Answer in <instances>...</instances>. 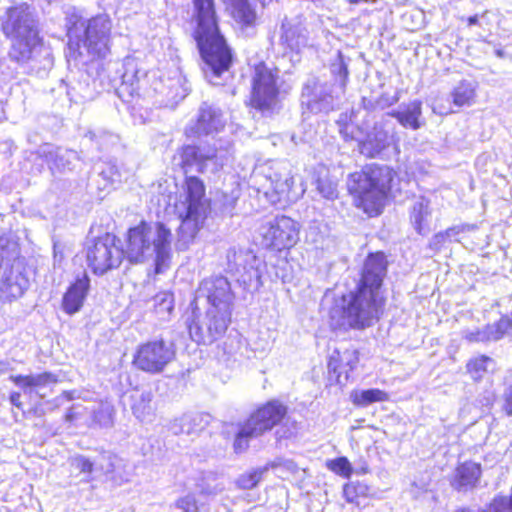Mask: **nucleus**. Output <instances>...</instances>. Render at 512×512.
I'll list each match as a JSON object with an SVG mask.
<instances>
[{
	"instance_id": "nucleus-61",
	"label": "nucleus",
	"mask_w": 512,
	"mask_h": 512,
	"mask_svg": "<svg viewBox=\"0 0 512 512\" xmlns=\"http://www.w3.org/2000/svg\"><path fill=\"white\" fill-rule=\"evenodd\" d=\"M477 23H478V17H477V15L470 16V17L468 18V25H469V26L476 25Z\"/></svg>"
},
{
	"instance_id": "nucleus-54",
	"label": "nucleus",
	"mask_w": 512,
	"mask_h": 512,
	"mask_svg": "<svg viewBox=\"0 0 512 512\" xmlns=\"http://www.w3.org/2000/svg\"><path fill=\"white\" fill-rule=\"evenodd\" d=\"M447 237L443 232L436 233L429 242L430 249L434 251H439L442 246L446 243Z\"/></svg>"
},
{
	"instance_id": "nucleus-59",
	"label": "nucleus",
	"mask_w": 512,
	"mask_h": 512,
	"mask_svg": "<svg viewBox=\"0 0 512 512\" xmlns=\"http://www.w3.org/2000/svg\"><path fill=\"white\" fill-rule=\"evenodd\" d=\"M59 398H65L67 401L74 400L79 398L76 391H64Z\"/></svg>"
},
{
	"instance_id": "nucleus-31",
	"label": "nucleus",
	"mask_w": 512,
	"mask_h": 512,
	"mask_svg": "<svg viewBox=\"0 0 512 512\" xmlns=\"http://www.w3.org/2000/svg\"><path fill=\"white\" fill-rule=\"evenodd\" d=\"M430 215V201L424 196L416 198L410 210V221L418 234L426 235L429 233Z\"/></svg>"
},
{
	"instance_id": "nucleus-16",
	"label": "nucleus",
	"mask_w": 512,
	"mask_h": 512,
	"mask_svg": "<svg viewBox=\"0 0 512 512\" xmlns=\"http://www.w3.org/2000/svg\"><path fill=\"white\" fill-rule=\"evenodd\" d=\"M340 134L346 141L356 140L358 142L360 153L366 157L374 158L380 156L385 149L392 144V136L384 128L383 123H375L371 132L364 139L355 136L349 132V125H344L339 129Z\"/></svg>"
},
{
	"instance_id": "nucleus-15",
	"label": "nucleus",
	"mask_w": 512,
	"mask_h": 512,
	"mask_svg": "<svg viewBox=\"0 0 512 512\" xmlns=\"http://www.w3.org/2000/svg\"><path fill=\"white\" fill-rule=\"evenodd\" d=\"M39 33L24 35V37H9L12 40V46L9 51L11 60L23 65L29 64L31 69H39L38 57L43 54V68L52 66V58L48 51L43 50L39 44Z\"/></svg>"
},
{
	"instance_id": "nucleus-34",
	"label": "nucleus",
	"mask_w": 512,
	"mask_h": 512,
	"mask_svg": "<svg viewBox=\"0 0 512 512\" xmlns=\"http://www.w3.org/2000/svg\"><path fill=\"white\" fill-rule=\"evenodd\" d=\"M146 77V73L140 71L133 60L124 63L122 74L121 90L129 93L132 97L139 94L140 81Z\"/></svg>"
},
{
	"instance_id": "nucleus-56",
	"label": "nucleus",
	"mask_w": 512,
	"mask_h": 512,
	"mask_svg": "<svg viewBox=\"0 0 512 512\" xmlns=\"http://www.w3.org/2000/svg\"><path fill=\"white\" fill-rule=\"evenodd\" d=\"M442 232L447 237V239H451V238L457 236L458 234H460L462 232V228L459 226H453V227H450Z\"/></svg>"
},
{
	"instance_id": "nucleus-19",
	"label": "nucleus",
	"mask_w": 512,
	"mask_h": 512,
	"mask_svg": "<svg viewBox=\"0 0 512 512\" xmlns=\"http://www.w3.org/2000/svg\"><path fill=\"white\" fill-rule=\"evenodd\" d=\"M225 126V120L220 108L209 102H203L196 116V120L191 121L185 134L188 137H200L218 133Z\"/></svg>"
},
{
	"instance_id": "nucleus-55",
	"label": "nucleus",
	"mask_w": 512,
	"mask_h": 512,
	"mask_svg": "<svg viewBox=\"0 0 512 512\" xmlns=\"http://www.w3.org/2000/svg\"><path fill=\"white\" fill-rule=\"evenodd\" d=\"M504 398V410L508 415H512V384L505 390Z\"/></svg>"
},
{
	"instance_id": "nucleus-37",
	"label": "nucleus",
	"mask_w": 512,
	"mask_h": 512,
	"mask_svg": "<svg viewBox=\"0 0 512 512\" xmlns=\"http://www.w3.org/2000/svg\"><path fill=\"white\" fill-rule=\"evenodd\" d=\"M494 367V360L485 355L474 357L466 364L467 373L474 381L482 380L488 372L494 370Z\"/></svg>"
},
{
	"instance_id": "nucleus-46",
	"label": "nucleus",
	"mask_w": 512,
	"mask_h": 512,
	"mask_svg": "<svg viewBox=\"0 0 512 512\" xmlns=\"http://www.w3.org/2000/svg\"><path fill=\"white\" fill-rule=\"evenodd\" d=\"M328 467L333 472L344 477H349L352 473L351 464L346 457H339L331 461Z\"/></svg>"
},
{
	"instance_id": "nucleus-45",
	"label": "nucleus",
	"mask_w": 512,
	"mask_h": 512,
	"mask_svg": "<svg viewBox=\"0 0 512 512\" xmlns=\"http://www.w3.org/2000/svg\"><path fill=\"white\" fill-rule=\"evenodd\" d=\"M70 464L73 468L79 470L80 473L91 475L92 472L96 469V463L90 461L87 457L83 455H77L70 459Z\"/></svg>"
},
{
	"instance_id": "nucleus-29",
	"label": "nucleus",
	"mask_w": 512,
	"mask_h": 512,
	"mask_svg": "<svg viewBox=\"0 0 512 512\" xmlns=\"http://www.w3.org/2000/svg\"><path fill=\"white\" fill-rule=\"evenodd\" d=\"M266 178L270 181L271 187L276 194L288 197L294 180L287 163H276L274 167L270 168Z\"/></svg>"
},
{
	"instance_id": "nucleus-62",
	"label": "nucleus",
	"mask_w": 512,
	"mask_h": 512,
	"mask_svg": "<svg viewBox=\"0 0 512 512\" xmlns=\"http://www.w3.org/2000/svg\"><path fill=\"white\" fill-rule=\"evenodd\" d=\"M348 2H349L350 4L355 5V4H358V3H360V2H369V0H348Z\"/></svg>"
},
{
	"instance_id": "nucleus-11",
	"label": "nucleus",
	"mask_w": 512,
	"mask_h": 512,
	"mask_svg": "<svg viewBox=\"0 0 512 512\" xmlns=\"http://www.w3.org/2000/svg\"><path fill=\"white\" fill-rule=\"evenodd\" d=\"M176 355L173 343L157 339L140 345L134 356V365L147 373H161Z\"/></svg>"
},
{
	"instance_id": "nucleus-63",
	"label": "nucleus",
	"mask_w": 512,
	"mask_h": 512,
	"mask_svg": "<svg viewBox=\"0 0 512 512\" xmlns=\"http://www.w3.org/2000/svg\"><path fill=\"white\" fill-rule=\"evenodd\" d=\"M456 512H487L486 510H477V511H470L468 509H461V510H458Z\"/></svg>"
},
{
	"instance_id": "nucleus-53",
	"label": "nucleus",
	"mask_w": 512,
	"mask_h": 512,
	"mask_svg": "<svg viewBox=\"0 0 512 512\" xmlns=\"http://www.w3.org/2000/svg\"><path fill=\"white\" fill-rule=\"evenodd\" d=\"M169 87L176 89L173 99H183L186 97L187 89L183 87L182 77L180 75L177 77V79L171 80Z\"/></svg>"
},
{
	"instance_id": "nucleus-21",
	"label": "nucleus",
	"mask_w": 512,
	"mask_h": 512,
	"mask_svg": "<svg viewBox=\"0 0 512 512\" xmlns=\"http://www.w3.org/2000/svg\"><path fill=\"white\" fill-rule=\"evenodd\" d=\"M1 297L12 301L24 295L29 287V278L24 263L17 262L10 267L1 268Z\"/></svg>"
},
{
	"instance_id": "nucleus-8",
	"label": "nucleus",
	"mask_w": 512,
	"mask_h": 512,
	"mask_svg": "<svg viewBox=\"0 0 512 512\" xmlns=\"http://www.w3.org/2000/svg\"><path fill=\"white\" fill-rule=\"evenodd\" d=\"M198 297L206 298L209 303L210 315L214 312L224 315L218 320L222 328L225 319L231 318L234 294L226 277L212 276L204 279L198 288Z\"/></svg>"
},
{
	"instance_id": "nucleus-10",
	"label": "nucleus",
	"mask_w": 512,
	"mask_h": 512,
	"mask_svg": "<svg viewBox=\"0 0 512 512\" xmlns=\"http://www.w3.org/2000/svg\"><path fill=\"white\" fill-rule=\"evenodd\" d=\"M339 90L336 84L321 81L317 77H310L302 87L301 104L309 112L329 113L336 107V100L339 98Z\"/></svg>"
},
{
	"instance_id": "nucleus-33",
	"label": "nucleus",
	"mask_w": 512,
	"mask_h": 512,
	"mask_svg": "<svg viewBox=\"0 0 512 512\" xmlns=\"http://www.w3.org/2000/svg\"><path fill=\"white\" fill-rule=\"evenodd\" d=\"M232 18L239 24L250 27L255 25L257 13L249 0H226Z\"/></svg>"
},
{
	"instance_id": "nucleus-47",
	"label": "nucleus",
	"mask_w": 512,
	"mask_h": 512,
	"mask_svg": "<svg viewBox=\"0 0 512 512\" xmlns=\"http://www.w3.org/2000/svg\"><path fill=\"white\" fill-rule=\"evenodd\" d=\"M489 512H512V497L497 496L489 506Z\"/></svg>"
},
{
	"instance_id": "nucleus-30",
	"label": "nucleus",
	"mask_w": 512,
	"mask_h": 512,
	"mask_svg": "<svg viewBox=\"0 0 512 512\" xmlns=\"http://www.w3.org/2000/svg\"><path fill=\"white\" fill-rule=\"evenodd\" d=\"M390 115L396 118L403 127L417 130L422 126L420 121L422 103L419 100H414L408 104H401L399 108L392 111Z\"/></svg>"
},
{
	"instance_id": "nucleus-52",
	"label": "nucleus",
	"mask_w": 512,
	"mask_h": 512,
	"mask_svg": "<svg viewBox=\"0 0 512 512\" xmlns=\"http://www.w3.org/2000/svg\"><path fill=\"white\" fill-rule=\"evenodd\" d=\"M399 101V92H396L394 95L382 94L378 100L376 101L377 106L381 109L390 107Z\"/></svg>"
},
{
	"instance_id": "nucleus-24",
	"label": "nucleus",
	"mask_w": 512,
	"mask_h": 512,
	"mask_svg": "<svg viewBox=\"0 0 512 512\" xmlns=\"http://www.w3.org/2000/svg\"><path fill=\"white\" fill-rule=\"evenodd\" d=\"M132 414L141 422L152 421L155 414L153 393L149 389H135L127 396L126 403Z\"/></svg>"
},
{
	"instance_id": "nucleus-14",
	"label": "nucleus",
	"mask_w": 512,
	"mask_h": 512,
	"mask_svg": "<svg viewBox=\"0 0 512 512\" xmlns=\"http://www.w3.org/2000/svg\"><path fill=\"white\" fill-rule=\"evenodd\" d=\"M277 72L274 73L264 64L255 67L252 79L251 105L261 111L271 109L277 101Z\"/></svg>"
},
{
	"instance_id": "nucleus-41",
	"label": "nucleus",
	"mask_w": 512,
	"mask_h": 512,
	"mask_svg": "<svg viewBox=\"0 0 512 512\" xmlns=\"http://www.w3.org/2000/svg\"><path fill=\"white\" fill-rule=\"evenodd\" d=\"M156 314L164 319L169 316L174 308V297L169 291H163L156 294L153 298Z\"/></svg>"
},
{
	"instance_id": "nucleus-2",
	"label": "nucleus",
	"mask_w": 512,
	"mask_h": 512,
	"mask_svg": "<svg viewBox=\"0 0 512 512\" xmlns=\"http://www.w3.org/2000/svg\"><path fill=\"white\" fill-rule=\"evenodd\" d=\"M387 273V260L382 252L371 253L365 260L356 287L336 300L331 317H341L342 326L363 330L372 326L382 314L385 297L381 291Z\"/></svg>"
},
{
	"instance_id": "nucleus-23",
	"label": "nucleus",
	"mask_w": 512,
	"mask_h": 512,
	"mask_svg": "<svg viewBox=\"0 0 512 512\" xmlns=\"http://www.w3.org/2000/svg\"><path fill=\"white\" fill-rule=\"evenodd\" d=\"M63 13L65 15V27L67 30V49L65 55H79V36L81 31L86 25V21L83 19L82 11L75 6L65 5L63 6Z\"/></svg>"
},
{
	"instance_id": "nucleus-48",
	"label": "nucleus",
	"mask_w": 512,
	"mask_h": 512,
	"mask_svg": "<svg viewBox=\"0 0 512 512\" xmlns=\"http://www.w3.org/2000/svg\"><path fill=\"white\" fill-rule=\"evenodd\" d=\"M464 338L469 342H490L492 341L490 333H488V325L483 329H476L474 331H465Z\"/></svg>"
},
{
	"instance_id": "nucleus-60",
	"label": "nucleus",
	"mask_w": 512,
	"mask_h": 512,
	"mask_svg": "<svg viewBox=\"0 0 512 512\" xmlns=\"http://www.w3.org/2000/svg\"><path fill=\"white\" fill-rule=\"evenodd\" d=\"M88 136L90 137L91 140H93V141L95 140L99 145H102V142L100 141L102 136H100L99 139H98L94 132H89Z\"/></svg>"
},
{
	"instance_id": "nucleus-38",
	"label": "nucleus",
	"mask_w": 512,
	"mask_h": 512,
	"mask_svg": "<svg viewBox=\"0 0 512 512\" xmlns=\"http://www.w3.org/2000/svg\"><path fill=\"white\" fill-rule=\"evenodd\" d=\"M387 399V393L376 388L355 391L351 394L353 404L360 407H366L372 403L386 401Z\"/></svg>"
},
{
	"instance_id": "nucleus-27",
	"label": "nucleus",
	"mask_w": 512,
	"mask_h": 512,
	"mask_svg": "<svg viewBox=\"0 0 512 512\" xmlns=\"http://www.w3.org/2000/svg\"><path fill=\"white\" fill-rule=\"evenodd\" d=\"M10 380L15 383V385L19 386L25 393H36L40 397L44 395L41 393V390L45 387H48L52 384L57 383V376L51 372H43L40 374L34 375H12L10 376Z\"/></svg>"
},
{
	"instance_id": "nucleus-43",
	"label": "nucleus",
	"mask_w": 512,
	"mask_h": 512,
	"mask_svg": "<svg viewBox=\"0 0 512 512\" xmlns=\"http://www.w3.org/2000/svg\"><path fill=\"white\" fill-rule=\"evenodd\" d=\"M512 332V320L508 316H503L499 321L488 325V333H490L492 341H498L504 335Z\"/></svg>"
},
{
	"instance_id": "nucleus-49",
	"label": "nucleus",
	"mask_w": 512,
	"mask_h": 512,
	"mask_svg": "<svg viewBox=\"0 0 512 512\" xmlns=\"http://www.w3.org/2000/svg\"><path fill=\"white\" fill-rule=\"evenodd\" d=\"M115 457L110 454L102 455L96 463V470L100 469L107 477L115 471Z\"/></svg>"
},
{
	"instance_id": "nucleus-13",
	"label": "nucleus",
	"mask_w": 512,
	"mask_h": 512,
	"mask_svg": "<svg viewBox=\"0 0 512 512\" xmlns=\"http://www.w3.org/2000/svg\"><path fill=\"white\" fill-rule=\"evenodd\" d=\"M1 29L6 37H24L39 33L35 8L27 3H18L0 16Z\"/></svg>"
},
{
	"instance_id": "nucleus-40",
	"label": "nucleus",
	"mask_w": 512,
	"mask_h": 512,
	"mask_svg": "<svg viewBox=\"0 0 512 512\" xmlns=\"http://www.w3.org/2000/svg\"><path fill=\"white\" fill-rule=\"evenodd\" d=\"M115 408L110 402H100L93 410V421L100 427H111L114 423Z\"/></svg>"
},
{
	"instance_id": "nucleus-50",
	"label": "nucleus",
	"mask_w": 512,
	"mask_h": 512,
	"mask_svg": "<svg viewBox=\"0 0 512 512\" xmlns=\"http://www.w3.org/2000/svg\"><path fill=\"white\" fill-rule=\"evenodd\" d=\"M175 505L183 512H196L198 510L196 498L191 494L178 499Z\"/></svg>"
},
{
	"instance_id": "nucleus-4",
	"label": "nucleus",
	"mask_w": 512,
	"mask_h": 512,
	"mask_svg": "<svg viewBox=\"0 0 512 512\" xmlns=\"http://www.w3.org/2000/svg\"><path fill=\"white\" fill-rule=\"evenodd\" d=\"M172 233L161 222L146 223L130 228L124 256L130 263L154 260L156 273H161L171 256Z\"/></svg>"
},
{
	"instance_id": "nucleus-20",
	"label": "nucleus",
	"mask_w": 512,
	"mask_h": 512,
	"mask_svg": "<svg viewBox=\"0 0 512 512\" xmlns=\"http://www.w3.org/2000/svg\"><path fill=\"white\" fill-rule=\"evenodd\" d=\"M359 363V353L354 348H335L329 356V380L345 386L351 378V373Z\"/></svg>"
},
{
	"instance_id": "nucleus-22",
	"label": "nucleus",
	"mask_w": 512,
	"mask_h": 512,
	"mask_svg": "<svg viewBox=\"0 0 512 512\" xmlns=\"http://www.w3.org/2000/svg\"><path fill=\"white\" fill-rule=\"evenodd\" d=\"M281 44L290 51L299 53L310 45L309 32L301 21L285 19L281 25Z\"/></svg>"
},
{
	"instance_id": "nucleus-12",
	"label": "nucleus",
	"mask_w": 512,
	"mask_h": 512,
	"mask_svg": "<svg viewBox=\"0 0 512 512\" xmlns=\"http://www.w3.org/2000/svg\"><path fill=\"white\" fill-rule=\"evenodd\" d=\"M262 245L266 248L282 250L293 247L299 239L297 222L287 216H279L260 227Z\"/></svg>"
},
{
	"instance_id": "nucleus-57",
	"label": "nucleus",
	"mask_w": 512,
	"mask_h": 512,
	"mask_svg": "<svg viewBox=\"0 0 512 512\" xmlns=\"http://www.w3.org/2000/svg\"><path fill=\"white\" fill-rule=\"evenodd\" d=\"M77 408H78V406L74 405L70 409H68V411L65 414L66 421L72 422L78 417L79 412L77 411Z\"/></svg>"
},
{
	"instance_id": "nucleus-9",
	"label": "nucleus",
	"mask_w": 512,
	"mask_h": 512,
	"mask_svg": "<svg viewBox=\"0 0 512 512\" xmlns=\"http://www.w3.org/2000/svg\"><path fill=\"white\" fill-rule=\"evenodd\" d=\"M115 235L106 233L88 243L86 258L95 274H104L117 268L124 257V251L116 244Z\"/></svg>"
},
{
	"instance_id": "nucleus-58",
	"label": "nucleus",
	"mask_w": 512,
	"mask_h": 512,
	"mask_svg": "<svg viewBox=\"0 0 512 512\" xmlns=\"http://www.w3.org/2000/svg\"><path fill=\"white\" fill-rule=\"evenodd\" d=\"M21 395L18 392H13L10 395V402L13 406L17 408H22Z\"/></svg>"
},
{
	"instance_id": "nucleus-39",
	"label": "nucleus",
	"mask_w": 512,
	"mask_h": 512,
	"mask_svg": "<svg viewBox=\"0 0 512 512\" xmlns=\"http://www.w3.org/2000/svg\"><path fill=\"white\" fill-rule=\"evenodd\" d=\"M316 189L319 194L327 199L334 200L338 197L337 183L328 175L327 172L319 173L315 180Z\"/></svg>"
},
{
	"instance_id": "nucleus-44",
	"label": "nucleus",
	"mask_w": 512,
	"mask_h": 512,
	"mask_svg": "<svg viewBox=\"0 0 512 512\" xmlns=\"http://www.w3.org/2000/svg\"><path fill=\"white\" fill-rule=\"evenodd\" d=\"M264 472H266L265 468H263V469L259 468V469H255L253 471H250V472H248L246 474L241 475L237 479L238 487H240L241 489H252V488H254L259 483V481L261 480Z\"/></svg>"
},
{
	"instance_id": "nucleus-17",
	"label": "nucleus",
	"mask_w": 512,
	"mask_h": 512,
	"mask_svg": "<svg viewBox=\"0 0 512 512\" xmlns=\"http://www.w3.org/2000/svg\"><path fill=\"white\" fill-rule=\"evenodd\" d=\"M220 317L222 318L224 315L217 312L210 315V310L208 309L204 317L194 316L188 324L192 340L198 344L209 345L221 338L225 334L231 318L225 319L224 326L221 328L220 324H218Z\"/></svg>"
},
{
	"instance_id": "nucleus-6",
	"label": "nucleus",
	"mask_w": 512,
	"mask_h": 512,
	"mask_svg": "<svg viewBox=\"0 0 512 512\" xmlns=\"http://www.w3.org/2000/svg\"><path fill=\"white\" fill-rule=\"evenodd\" d=\"M112 22L107 14H98L86 21L79 36V55H66L74 66H85L97 59H104L110 53Z\"/></svg>"
},
{
	"instance_id": "nucleus-18",
	"label": "nucleus",
	"mask_w": 512,
	"mask_h": 512,
	"mask_svg": "<svg viewBox=\"0 0 512 512\" xmlns=\"http://www.w3.org/2000/svg\"><path fill=\"white\" fill-rule=\"evenodd\" d=\"M228 267L231 271L241 273L243 281L250 285H261L262 270L264 262L249 250L231 248L227 252Z\"/></svg>"
},
{
	"instance_id": "nucleus-32",
	"label": "nucleus",
	"mask_w": 512,
	"mask_h": 512,
	"mask_svg": "<svg viewBox=\"0 0 512 512\" xmlns=\"http://www.w3.org/2000/svg\"><path fill=\"white\" fill-rule=\"evenodd\" d=\"M481 475V467L475 462H464L456 470L452 485L457 490H467L475 487Z\"/></svg>"
},
{
	"instance_id": "nucleus-5",
	"label": "nucleus",
	"mask_w": 512,
	"mask_h": 512,
	"mask_svg": "<svg viewBox=\"0 0 512 512\" xmlns=\"http://www.w3.org/2000/svg\"><path fill=\"white\" fill-rule=\"evenodd\" d=\"M393 177L394 172L389 166L371 164L350 174L347 186L357 207L369 216H377L385 205Z\"/></svg>"
},
{
	"instance_id": "nucleus-26",
	"label": "nucleus",
	"mask_w": 512,
	"mask_h": 512,
	"mask_svg": "<svg viewBox=\"0 0 512 512\" xmlns=\"http://www.w3.org/2000/svg\"><path fill=\"white\" fill-rule=\"evenodd\" d=\"M39 153L45 158L51 169L54 167L59 171L72 170L73 163L78 160L76 151L54 147L50 144L41 146Z\"/></svg>"
},
{
	"instance_id": "nucleus-64",
	"label": "nucleus",
	"mask_w": 512,
	"mask_h": 512,
	"mask_svg": "<svg viewBox=\"0 0 512 512\" xmlns=\"http://www.w3.org/2000/svg\"><path fill=\"white\" fill-rule=\"evenodd\" d=\"M352 489H353L352 487L346 486L344 489L345 494L348 495L350 493V490H352Z\"/></svg>"
},
{
	"instance_id": "nucleus-36",
	"label": "nucleus",
	"mask_w": 512,
	"mask_h": 512,
	"mask_svg": "<svg viewBox=\"0 0 512 512\" xmlns=\"http://www.w3.org/2000/svg\"><path fill=\"white\" fill-rule=\"evenodd\" d=\"M348 63L349 60H346L341 51H338L335 57L332 59L330 63V72L334 77V83L336 84V88L339 90L341 94L345 93L346 86L348 83Z\"/></svg>"
},
{
	"instance_id": "nucleus-35",
	"label": "nucleus",
	"mask_w": 512,
	"mask_h": 512,
	"mask_svg": "<svg viewBox=\"0 0 512 512\" xmlns=\"http://www.w3.org/2000/svg\"><path fill=\"white\" fill-rule=\"evenodd\" d=\"M17 262L24 263L18 242L8 235L0 236V268L10 267Z\"/></svg>"
},
{
	"instance_id": "nucleus-42",
	"label": "nucleus",
	"mask_w": 512,
	"mask_h": 512,
	"mask_svg": "<svg viewBox=\"0 0 512 512\" xmlns=\"http://www.w3.org/2000/svg\"><path fill=\"white\" fill-rule=\"evenodd\" d=\"M475 96V90L471 83L463 81L455 87L452 97L457 106L470 105Z\"/></svg>"
},
{
	"instance_id": "nucleus-7",
	"label": "nucleus",
	"mask_w": 512,
	"mask_h": 512,
	"mask_svg": "<svg viewBox=\"0 0 512 512\" xmlns=\"http://www.w3.org/2000/svg\"><path fill=\"white\" fill-rule=\"evenodd\" d=\"M286 407L278 401H270L253 412L240 426L234 441L236 453L244 452L252 438L261 436L276 426L286 415Z\"/></svg>"
},
{
	"instance_id": "nucleus-28",
	"label": "nucleus",
	"mask_w": 512,
	"mask_h": 512,
	"mask_svg": "<svg viewBox=\"0 0 512 512\" xmlns=\"http://www.w3.org/2000/svg\"><path fill=\"white\" fill-rule=\"evenodd\" d=\"M210 422V415L203 413H188L175 419L170 430L174 434H196L202 431Z\"/></svg>"
},
{
	"instance_id": "nucleus-51",
	"label": "nucleus",
	"mask_w": 512,
	"mask_h": 512,
	"mask_svg": "<svg viewBox=\"0 0 512 512\" xmlns=\"http://www.w3.org/2000/svg\"><path fill=\"white\" fill-rule=\"evenodd\" d=\"M100 175L111 184L120 182V174L115 164H107V167L100 172Z\"/></svg>"
},
{
	"instance_id": "nucleus-1",
	"label": "nucleus",
	"mask_w": 512,
	"mask_h": 512,
	"mask_svg": "<svg viewBox=\"0 0 512 512\" xmlns=\"http://www.w3.org/2000/svg\"><path fill=\"white\" fill-rule=\"evenodd\" d=\"M180 165L186 174L185 201L179 211L181 224L176 241L177 250L184 251L193 242L210 211V202L205 197V186L196 176H188L193 170L199 173H216L224 165L218 151L211 146L185 145L179 150Z\"/></svg>"
},
{
	"instance_id": "nucleus-25",
	"label": "nucleus",
	"mask_w": 512,
	"mask_h": 512,
	"mask_svg": "<svg viewBox=\"0 0 512 512\" xmlns=\"http://www.w3.org/2000/svg\"><path fill=\"white\" fill-rule=\"evenodd\" d=\"M90 287V280L86 273L72 283L62 299V309L65 313L73 315L80 311Z\"/></svg>"
},
{
	"instance_id": "nucleus-3",
	"label": "nucleus",
	"mask_w": 512,
	"mask_h": 512,
	"mask_svg": "<svg viewBox=\"0 0 512 512\" xmlns=\"http://www.w3.org/2000/svg\"><path fill=\"white\" fill-rule=\"evenodd\" d=\"M193 4L197 20L195 38L204 61V76L212 85H221L232 54L219 31L214 0H193Z\"/></svg>"
}]
</instances>
